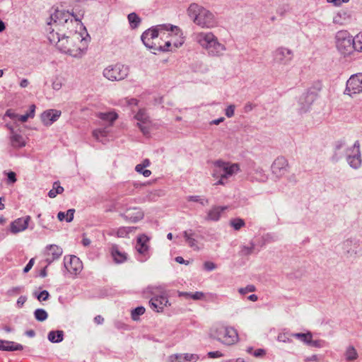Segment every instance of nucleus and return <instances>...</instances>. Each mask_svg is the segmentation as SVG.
Wrapping results in <instances>:
<instances>
[{"label": "nucleus", "instance_id": "1", "mask_svg": "<svg viewBox=\"0 0 362 362\" xmlns=\"http://www.w3.org/2000/svg\"><path fill=\"white\" fill-rule=\"evenodd\" d=\"M50 19L47 28L49 41L62 52L74 57H82L87 49L89 35L86 32L71 29L74 24L82 29L79 19L72 13L60 10H56L51 14Z\"/></svg>", "mask_w": 362, "mask_h": 362}, {"label": "nucleus", "instance_id": "2", "mask_svg": "<svg viewBox=\"0 0 362 362\" xmlns=\"http://www.w3.org/2000/svg\"><path fill=\"white\" fill-rule=\"evenodd\" d=\"M194 40L211 57H222L226 51L225 45L220 42L211 32L197 33L194 35Z\"/></svg>", "mask_w": 362, "mask_h": 362}, {"label": "nucleus", "instance_id": "3", "mask_svg": "<svg viewBox=\"0 0 362 362\" xmlns=\"http://www.w3.org/2000/svg\"><path fill=\"white\" fill-rule=\"evenodd\" d=\"M187 13L194 23L202 28L210 29L218 25L215 16L210 11L197 4H191Z\"/></svg>", "mask_w": 362, "mask_h": 362}, {"label": "nucleus", "instance_id": "4", "mask_svg": "<svg viewBox=\"0 0 362 362\" xmlns=\"http://www.w3.org/2000/svg\"><path fill=\"white\" fill-rule=\"evenodd\" d=\"M212 177L217 180L215 185H226L228 180L240 172L239 163L224 161L221 159L214 162Z\"/></svg>", "mask_w": 362, "mask_h": 362}, {"label": "nucleus", "instance_id": "5", "mask_svg": "<svg viewBox=\"0 0 362 362\" xmlns=\"http://www.w3.org/2000/svg\"><path fill=\"white\" fill-rule=\"evenodd\" d=\"M175 30H179V28L177 26L170 25H158L146 30L142 34L141 38L146 47L153 49L156 47L157 44L155 40H157L159 37L160 38L163 37L165 35L166 32H175Z\"/></svg>", "mask_w": 362, "mask_h": 362}, {"label": "nucleus", "instance_id": "6", "mask_svg": "<svg viewBox=\"0 0 362 362\" xmlns=\"http://www.w3.org/2000/svg\"><path fill=\"white\" fill-rule=\"evenodd\" d=\"M211 335L223 344L230 346L238 341L237 331L230 327L218 325L211 331Z\"/></svg>", "mask_w": 362, "mask_h": 362}, {"label": "nucleus", "instance_id": "7", "mask_svg": "<svg viewBox=\"0 0 362 362\" xmlns=\"http://www.w3.org/2000/svg\"><path fill=\"white\" fill-rule=\"evenodd\" d=\"M335 40L337 48L341 54L349 55L354 52L353 37L346 30L338 31Z\"/></svg>", "mask_w": 362, "mask_h": 362}, {"label": "nucleus", "instance_id": "8", "mask_svg": "<svg viewBox=\"0 0 362 362\" xmlns=\"http://www.w3.org/2000/svg\"><path fill=\"white\" fill-rule=\"evenodd\" d=\"M129 67L122 64H116L106 67L103 72L105 78L111 81H122L127 77Z\"/></svg>", "mask_w": 362, "mask_h": 362}, {"label": "nucleus", "instance_id": "9", "mask_svg": "<svg viewBox=\"0 0 362 362\" xmlns=\"http://www.w3.org/2000/svg\"><path fill=\"white\" fill-rule=\"evenodd\" d=\"M273 62L280 66H286L291 64L294 57L293 51L286 47L280 46L272 52Z\"/></svg>", "mask_w": 362, "mask_h": 362}, {"label": "nucleus", "instance_id": "10", "mask_svg": "<svg viewBox=\"0 0 362 362\" xmlns=\"http://www.w3.org/2000/svg\"><path fill=\"white\" fill-rule=\"evenodd\" d=\"M346 161L351 168L358 169L361 166L362 159L358 141H356L352 146L346 148Z\"/></svg>", "mask_w": 362, "mask_h": 362}, {"label": "nucleus", "instance_id": "11", "mask_svg": "<svg viewBox=\"0 0 362 362\" xmlns=\"http://www.w3.org/2000/svg\"><path fill=\"white\" fill-rule=\"evenodd\" d=\"M362 93V73L353 74L346 81L344 93L350 96Z\"/></svg>", "mask_w": 362, "mask_h": 362}, {"label": "nucleus", "instance_id": "12", "mask_svg": "<svg viewBox=\"0 0 362 362\" xmlns=\"http://www.w3.org/2000/svg\"><path fill=\"white\" fill-rule=\"evenodd\" d=\"M137 120V126L140 129L144 135L146 136L150 132L151 121L149 116L144 109H141L134 116Z\"/></svg>", "mask_w": 362, "mask_h": 362}, {"label": "nucleus", "instance_id": "13", "mask_svg": "<svg viewBox=\"0 0 362 362\" xmlns=\"http://www.w3.org/2000/svg\"><path fill=\"white\" fill-rule=\"evenodd\" d=\"M288 162L282 156L276 158L272 165V174L277 178L282 177L288 173Z\"/></svg>", "mask_w": 362, "mask_h": 362}, {"label": "nucleus", "instance_id": "14", "mask_svg": "<svg viewBox=\"0 0 362 362\" xmlns=\"http://www.w3.org/2000/svg\"><path fill=\"white\" fill-rule=\"evenodd\" d=\"M148 241V237L144 234H142L137 238L135 248L139 254L144 257V259H140L141 262H144L149 257Z\"/></svg>", "mask_w": 362, "mask_h": 362}, {"label": "nucleus", "instance_id": "15", "mask_svg": "<svg viewBox=\"0 0 362 362\" xmlns=\"http://www.w3.org/2000/svg\"><path fill=\"white\" fill-rule=\"evenodd\" d=\"M64 267L71 274H77L82 270V262L76 256L64 257Z\"/></svg>", "mask_w": 362, "mask_h": 362}, {"label": "nucleus", "instance_id": "16", "mask_svg": "<svg viewBox=\"0 0 362 362\" xmlns=\"http://www.w3.org/2000/svg\"><path fill=\"white\" fill-rule=\"evenodd\" d=\"M315 99L316 95L313 92L303 93L298 100L299 112L300 113L308 112Z\"/></svg>", "mask_w": 362, "mask_h": 362}, {"label": "nucleus", "instance_id": "17", "mask_svg": "<svg viewBox=\"0 0 362 362\" xmlns=\"http://www.w3.org/2000/svg\"><path fill=\"white\" fill-rule=\"evenodd\" d=\"M30 219L31 218L30 216H25L12 221L10 224L11 233L13 234H16L26 230L28 227Z\"/></svg>", "mask_w": 362, "mask_h": 362}, {"label": "nucleus", "instance_id": "18", "mask_svg": "<svg viewBox=\"0 0 362 362\" xmlns=\"http://www.w3.org/2000/svg\"><path fill=\"white\" fill-rule=\"evenodd\" d=\"M121 216L127 221L136 223L143 219L144 214L141 209L134 207L127 209L124 214H121Z\"/></svg>", "mask_w": 362, "mask_h": 362}, {"label": "nucleus", "instance_id": "19", "mask_svg": "<svg viewBox=\"0 0 362 362\" xmlns=\"http://www.w3.org/2000/svg\"><path fill=\"white\" fill-rule=\"evenodd\" d=\"M61 111L54 109L47 110L41 114V121L45 126H50L61 116Z\"/></svg>", "mask_w": 362, "mask_h": 362}, {"label": "nucleus", "instance_id": "20", "mask_svg": "<svg viewBox=\"0 0 362 362\" xmlns=\"http://www.w3.org/2000/svg\"><path fill=\"white\" fill-rule=\"evenodd\" d=\"M62 249L56 245H50L46 247L45 261L51 264L54 260L58 259L62 255Z\"/></svg>", "mask_w": 362, "mask_h": 362}, {"label": "nucleus", "instance_id": "21", "mask_svg": "<svg viewBox=\"0 0 362 362\" xmlns=\"http://www.w3.org/2000/svg\"><path fill=\"white\" fill-rule=\"evenodd\" d=\"M182 235L185 243L189 247L196 251L201 250V247L199 245V242L196 239L197 235L192 229L183 231Z\"/></svg>", "mask_w": 362, "mask_h": 362}, {"label": "nucleus", "instance_id": "22", "mask_svg": "<svg viewBox=\"0 0 362 362\" xmlns=\"http://www.w3.org/2000/svg\"><path fill=\"white\" fill-rule=\"evenodd\" d=\"M168 300L163 296L152 298L149 302L151 308L156 312H162Z\"/></svg>", "mask_w": 362, "mask_h": 362}, {"label": "nucleus", "instance_id": "23", "mask_svg": "<svg viewBox=\"0 0 362 362\" xmlns=\"http://www.w3.org/2000/svg\"><path fill=\"white\" fill-rule=\"evenodd\" d=\"M226 209L227 206H214L208 211L205 219L206 221H218L221 218V213Z\"/></svg>", "mask_w": 362, "mask_h": 362}, {"label": "nucleus", "instance_id": "24", "mask_svg": "<svg viewBox=\"0 0 362 362\" xmlns=\"http://www.w3.org/2000/svg\"><path fill=\"white\" fill-rule=\"evenodd\" d=\"M23 349V346L18 343L11 341L0 340V350L13 351H21Z\"/></svg>", "mask_w": 362, "mask_h": 362}, {"label": "nucleus", "instance_id": "25", "mask_svg": "<svg viewBox=\"0 0 362 362\" xmlns=\"http://www.w3.org/2000/svg\"><path fill=\"white\" fill-rule=\"evenodd\" d=\"M11 145L15 148L24 147L26 144L23 136L18 133H13L10 135Z\"/></svg>", "mask_w": 362, "mask_h": 362}, {"label": "nucleus", "instance_id": "26", "mask_svg": "<svg viewBox=\"0 0 362 362\" xmlns=\"http://www.w3.org/2000/svg\"><path fill=\"white\" fill-rule=\"evenodd\" d=\"M111 254L116 263H122L127 259L126 253L121 252L117 245L112 247Z\"/></svg>", "mask_w": 362, "mask_h": 362}, {"label": "nucleus", "instance_id": "27", "mask_svg": "<svg viewBox=\"0 0 362 362\" xmlns=\"http://www.w3.org/2000/svg\"><path fill=\"white\" fill-rule=\"evenodd\" d=\"M64 332L62 330L51 331L48 333L47 338L52 343H59L63 340Z\"/></svg>", "mask_w": 362, "mask_h": 362}, {"label": "nucleus", "instance_id": "28", "mask_svg": "<svg viewBox=\"0 0 362 362\" xmlns=\"http://www.w3.org/2000/svg\"><path fill=\"white\" fill-rule=\"evenodd\" d=\"M98 117L102 120L110 122V126H111L114 121L117 119L118 115L117 113L113 112H100L98 114Z\"/></svg>", "mask_w": 362, "mask_h": 362}, {"label": "nucleus", "instance_id": "29", "mask_svg": "<svg viewBox=\"0 0 362 362\" xmlns=\"http://www.w3.org/2000/svg\"><path fill=\"white\" fill-rule=\"evenodd\" d=\"M75 210L73 209H69L66 212L59 211L57 214V218L59 221L66 220V222H71L74 218Z\"/></svg>", "mask_w": 362, "mask_h": 362}, {"label": "nucleus", "instance_id": "30", "mask_svg": "<svg viewBox=\"0 0 362 362\" xmlns=\"http://www.w3.org/2000/svg\"><path fill=\"white\" fill-rule=\"evenodd\" d=\"M345 358L348 361H352L358 358V354L356 350L353 346H349L345 352Z\"/></svg>", "mask_w": 362, "mask_h": 362}, {"label": "nucleus", "instance_id": "31", "mask_svg": "<svg viewBox=\"0 0 362 362\" xmlns=\"http://www.w3.org/2000/svg\"><path fill=\"white\" fill-rule=\"evenodd\" d=\"M108 134V131L107 130V128H99L97 129H95L92 132L93 136L99 141H102V138H104L107 136Z\"/></svg>", "mask_w": 362, "mask_h": 362}, {"label": "nucleus", "instance_id": "32", "mask_svg": "<svg viewBox=\"0 0 362 362\" xmlns=\"http://www.w3.org/2000/svg\"><path fill=\"white\" fill-rule=\"evenodd\" d=\"M354 51L362 52V33H358L353 37Z\"/></svg>", "mask_w": 362, "mask_h": 362}, {"label": "nucleus", "instance_id": "33", "mask_svg": "<svg viewBox=\"0 0 362 362\" xmlns=\"http://www.w3.org/2000/svg\"><path fill=\"white\" fill-rule=\"evenodd\" d=\"M291 336L300 339L308 345L310 339L313 338V334L310 332H308L307 333H294L292 334Z\"/></svg>", "mask_w": 362, "mask_h": 362}, {"label": "nucleus", "instance_id": "34", "mask_svg": "<svg viewBox=\"0 0 362 362\" xmlns=\"http://www.w3.org/2000/svg\"><path fill=\"white\" fill-rule=\"evenodd\" d=\"M63 192L64 188L59 185L58 182H55L53 185V189L48 192V196L50 198H54L57 194H62Z\"/></svg>", "mask_w": 362, "mask_h": 362}, {"label": "nucleus", "instance_id": "35", "mask_svg": "<svg viewBox=\"0 0 362 362\" xmlns=\"http://www.w3.org/2000/svg\"><path fill=\"white\" fill-rule=\"evenodd\" d=\"M267 175L262 169L257 170L252 177V180H255L258 182H264L267 180Z\"/></svg>", "mask_w": 362, "mask_h": 362}, {"label": "nucleus", "instance_id": "36", "mask_svg": "<svg viewBox=\"0 0 362 362\" xmlns=\"http://www.w3.org/2000/svg\"><path fill=\"white\" fill-rule=\"evenodd\" d=\"M255 250V244L250 243L249 245H243L240 247V254L243 256H247L251 255Z\"/></svg>", "mask_w": 362, "mask_h": 362}, {"label": "nucleus", "instance_id": "37", "mask_svg": "<svg viewBox=\"0 0 362 362\" xmlns=\"http://www.w3.org/2000/svg\"><path fill=\"white\" fill-rule=\"evenodd\" d=\"M128 21L132 28H136L141 22L140 18L135 13H131L128 15Z\"/></svg>", "mask_w": 362, "mask_h": 362}, {"label": "nucleus", "instance_id": "38", "mask_svg": "<svg viewBox=\"0 0 362 362\" xmlns=\"http://www.w3.org/2000/svg\"><path fill=\"white\" fill-rule=\"evenodd\" d=\"M34 316L37 321L43 322L47 318L48 315L44 309L38 308L35 310Z\"/></svg>", "mask_w": 362, "mask_h": 362}, {"label": "nucleus", "instance_id": "39", "mask_svg": "<svg viewBox=\"0 0 362 362\" xmlns=\"http://www.w3.org/2000/svg\"><path fill=\"white\" fill-rule=\"evenodd\" d=\"M187 199L189 202H198L202 206L209 204V200L207 199L198 195L189 196Z\"/></svg>", "mask_w": 362, "mask_h": 362}, {"label": "nucleus", "instance_id": "40", "mask_svg": "<svg viewBox=\"0 0 362 362\" xmlns=\"http://www.w3.org/2000/svg\"><path fill=\"white\" fill-rule=\"evenodd\" d=\"M145 308L143 306H139L132 310L131 315L133 320L136 321L139 320V317L145 313Z\"/></svg>", "mask_w": 362, "mask_h": 362}, {"label": "nucleus", "instance_id": "41", "mask_svg": "<svg viewBox=\"0 0 362 362\" xmlns=\"http://www.w3.org/2000/svg\"><path fill=\"white\" fill-rule=\"evenodd\" d=\"M230 224L235 230H238L245 226V221L242 218H235L230 221Z\"/></svg>", "mask_w": 362, "mask_h": 362}, {"label": "nucleus", "instance_id": "42", "mask_svg": "<svg viewBox=\"0 0 362 362\" xmlns=\"http://www.w3.org/2000/svg\"><path fill=\"white\" fill-rule=\"evenodd\" d=\"M134 229H136L135 227H121L117 230V235L119 237H124L128 233L132 232Z\"/></svg>", "mask_w": 362, "mask_h": 362}, {"label": "nucleus", "instance_id": "43", "mask_svg": "<svg viewBox=\"0 0 362 362\" xmlns=\"http://www.w3.org/2000/svg\"><path fill=\"white\" fill-rule=\"evenodd\" d=\"M171 46L170 41H166L165 45L163 46L160 45L159 42H157L156 47H154L153 49L154 51H160V52H166L169 50V47Z\"/></svg>", "mask_w": 362, "mask_h": 362}, {"label": "nucleus", "instance_id": "44", "mask_svg": "<svg viewBox=\"0 0 362 362\" xmlns=\"http://www.w3.org/2000/svg\"><path fill=\"white\" fill-rule=\"evenodd\" d=\"M256 288L254 285H247L246 287L244 288H240L238 291L240 294L245 295L249 292H254L255 291Z\"/></svg>", "mask_w": 362, "mask_h": 362}, {"label": "nucleus", "instance_id": "45", "mask_svg": "<svg viewBox=\"0 0 362 362\" xmlns=\"http://www.w3.org/2000/svg\"><path fill=\"white\" fill-rule=\"evenodd\" d=\"M277 340L284 343H291L292 342V339L286 334V333H280L277 337Z\"/></svg>", "mask_w": 362, "mask_h": 362}, {"label": "nucleus", "instance_id": "46", "mask_svg": "<svg viewBox=\"0 0 362 362\" xmlns=\"http://www.w3.org/2000/svg\"><path fill=\"white\" fill-rule=\"evenodd\" d=\"M183 358L186 362H196L199 357L196 354H183Z\"/></svg>", "mask_w": 362, "mask_h": 362}, {"label": "nucleus", "instance_id": "47", "mask_svg": "<svg viewBox=\"0 0 362 362\" xmlns=\"http://www.w3.org/2000/svg\"><path fill=\"white\" fill-rule=\"evenodd\" d=\"M204 269L208 272L213 271L216 269V264L213 262L206 261L203 264Z\"/></svg>", "mask_w": 362, "mask_h": 362}, {"label": "nucleus", "instance_id": "48", "mask_svg": "<svg viewBox=\"0 0 362 362\" xmlns=\"http://www.w3.org/2000/svg\"><path fill=\"white\" fill-rule=\"evenodd\" d=\"M36 296H37V298L38 299V300L44 301V300H47L49 298V293L47 291L44 290V291H41L39 294H37Z\"/></svg>", "mask_w": 362, "mask_h": 362}, {"label": "nucleus", "instance_id": "49", "mask_svg": "<svg viewBox=\"0 0 362 362\" xmlns=\"http://www.w3.org/2000/svg\"><path fill=\"white\" fill-rule=\"evenodd\" d=\"M324 344L325 342L322 340H312L310 339L308 345L316 348H321L324 346Z\"/></svg>", "mask_w": 362, "mask_h": 362}, {"label": "nucleus", "instance_id": "50", "mask_svg": "<svg viewBox=\"0 0 362 362\" xmlns=\"http://www.w3.org/2000/svg\"><path fill=\"white\" fill-rule=\"evenodd\" d=\"M150 161L148 159H145L142 163L136 165L135 170L136 172H141V170L149 166Z\"/></svg>", "mask_w": 362, "mask_h": 362}, {"label": "nucleus", "instance_id": "51", "mask_svg": "<svg viewBox=\"0 0 362 362\" xmlns=\"http://www.w3.org/2000/svg\"><path fill=\"white\" fill-rule=\"evenodd\" d=\"M235 105H230L228 106V107L225 110V114L227 117L230 118L234 115L235 113Z\"/></svg>", "mask_w": 362, "mask_h": 362}, {"label": "nucleus", "instance_id": "52", "mask_svg": "<svg viewBox=\"0 0 362 362\" xmlns=\"http://www.w3.org/2000/svg\"><path fill=\"white\" fill-rule=\"evenodd\" d=\"M147 290H148V291L149 293H151L152 294H155L156 293V291H158L159 293H162L164 291V288L161 286H148L147 288Z\"/></svg>", "mask_w": 362, "mask_h": 362}, {"label": "nucleus", "instance_id": "53", "mask_svg": "<svg viewBox=\"0 0 362 362\" xmlns=\"http://www.w3.org/2000/svg\"><path fill=\"white\" fill-rule=\"evenodd\" d=\"M171 362H186L183 358V354H175L170 356Z\"/></svg>", "mask_w": 362, "mask_h": 362}, {"label": "nucleus", "instance_id": "54", "mask_svg": "<svg viewBox=\"0 0 362 362\" xmlns=\"http://www.w3.org/2000/svg\"><path fill=\"white\" fill-rule=\"evenodd\" d=\"M348 16L346 11H340L337 13V15L334 18V23H342L339 18L343 17L344 19Z\"/></svg>", "mask_w": 362, "mask_h": 362}, {"label": "nucleus", "instance_id": "55", "mask_svg": "<svg viewBox=\"0 0 362 362\" xmlns=\"http://www.w3.org/2000/svg\"><path fill=\"white\" fill-rule=\"evenodd\" d=\"M204 293L202 291H196L194 293H192L191 298L195 300H202L204 298Z\"/></svg>", "mask_w": 362, "mask_h": 362}, {"label": "nucleus", "instance_id": "56", "mask_svg": "<svg viewBox=\"0 0 362 362\" xmlns=\"http://www.w3.org/2000/svg\"><path fill=\"white\" fill-rule=\"evenodd\" d=\"M207 355L211 358H220L223 356V354L219 351H209Z\"/></svg>", "mask_w": 362, "mask_h": 362}, {"label": "nucleus", "instance_id": "57", "mask_svg": "<svg viewBox=\"0 0 362 362\" xmlns=\"http://www.w3.org/2000/svg\"><path fill=\"white\" fill-rule=\"evenodd\" d=\"M346 146L345 140L341 139L336 142L335 144V150L339 151L340 149L344 148Z\"/></svg>", "mask_w": 362, "mask_h": 362}, {"label": "nucleus", "instance_id": "58", "mask_svg": "<svg viewBox=\"0 0 362 362\" xmlns=\"http://www.w3.org/2000/svg\"><path fill=\"white\" fill-rule=\"evenodd\" d=\"M8 182L10 183H15L16 182V175L14 172H9L7 173Z\"/></svg>", "mask_w": 362, "mask_h": 362}, {"label": "nucleus", "instance_id": "59", "mask_svg": "<svg viewBox=\"0 0 362 362\" xmlns=\"http://www.w3.org/2000/svg\"><path fill=\"white\" fill-rule=\"evenodd\" d=\"M27 300V297L25 296H20L18 300H17V302H16V305L18 308H21L23 306L24 303L26 302Z\"/></svg>", "mask_w": 362, "mask_h": 362}, {"label": "nucleus", "instance_id": "60", "mask_svg": "<svg viewBox=\"0 0 362 362\" xmlns=\"http://www.w3.org/2000/svg\"><path fill=\"white\" fill-rule=\"evenodd\" d=\"M5 117H8L11 119H14V118H16L18 117V115L16 114L11 109H8L6 110V113L4 114V119L5 118Z\"/></svg>", "mask_w": 362, "mask_h": 362}, {"label": "nucleus", "instance_id": "61", "mask_svg": "<svg viewBox=\"0 0 362 362\" xmlns=\"http://www.w3.org/2000/svg\"><path fill=\"white\" fill-rule=\"evenodd\" d=\"M62 87V83L60 80L56 79L52 82V88L54 90H59Z\"/></svg>", "mask_w": 362, "mask_h": 362}, {"label": "nucleus", "instance_id": "62", "mask_svg": "<svg viewBox=\"0 0 362 362\" xmlns=\"http://www.w3.org/2000/svg\"><path fill=\"white\" fill-rule=\"evenodd\" d=\"M34 262H35V260H34V259H33V258H32V259H30V261L28 262V263L27 264V265H26V266L24 267V269H23V272H24L25 273L28 272L32 269V267H33V264H34Z\"/></svg>", "mask_w": 362, "mask_h": 362}, {"label": "nucleus", "instance_id": "63", "mask_svg": "<svg viewBox=\"0 0 362 362\" xmlns=\"http://www.w3.org/2000/svg\"><path fill=\"white\" fill-rule=\"evenodd\" d=\"M266 354V351L264 349H257L253 355L255 356V357H261V356H263L264 355H265Z\"/></svg>", "mask_w": 362, "mask_h": 362}, {"label": "nucleus", "instance_id": "64", "mask_svg": "<svg viewBox=\"0 0 362 362\" xmlns=\"http://www.w3.org/2000/svg\"><path fill=\"white\" fill-rule=\"evenodd\" d=\"M126 100V103L129 105H137L138 104V100L135 98H130V99H125Z\"/></svg>", "mask_w": 362, "mask_h": 362}]
</instances>
